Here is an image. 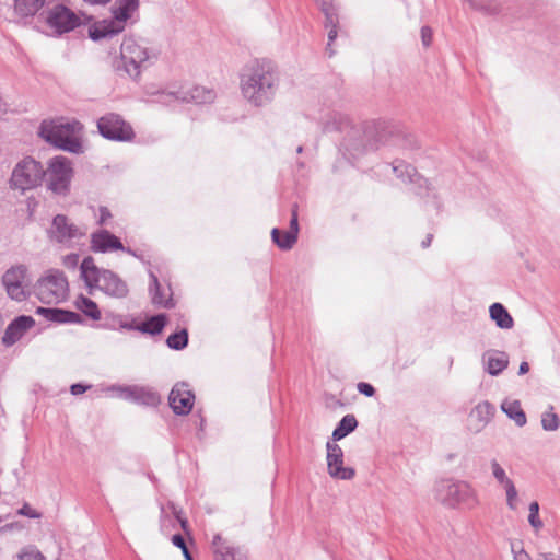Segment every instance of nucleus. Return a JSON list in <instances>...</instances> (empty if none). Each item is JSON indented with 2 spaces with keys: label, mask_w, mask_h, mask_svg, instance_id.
I'll list each match as a JSON object with an SVG mask.
<instances>
[{
  "label": "nucleus",
  "mask_w": 560,
  "mask_h": 560,
  "mask_svg": "<svg viewBox=\"0 0 560 560\" xmlns=\"http://www.w3.org/2000/svg\"><path fill=\"white\" fill-rule=\"evenodd\" d=\"M277 84V74L266 62L248 65L241 75L242 94L254 106L269 103L275 96Z\"/></svg>",
  "instance_id": "f257e3e1"
},
{
  "label": "nucleus",
  "mask_w": 560,
  "mask_h": 560,
  "mask_svg": "<svg viewBox=\"0 0 560 560\" xmlns=\"http://www.w3.org/2000/svg\"><path fill=\"white\" fill-rule=\"evenodd\" d=\"M83 126L80 121L51 119L44 120L39 126V136L47 142L63 151L79 154L83 151L82 142L77 137Z\"/></svg>",
  "instance_id": "f03ea898"
},
{
  "label": "nucleus",
  "mask_w": 560,
  "mask_h": 560,
  "mask_svg": "<svg viewBox=\"0 0 560 560\" xmlns=\"http://www.w3.org/2000/svg\"><path fill=\"white\" fill-rule=\"evenodd\" d=\"M80 269L82 278L89 287H95L113 298L122 299L127 296L129 289L126 281L112 270L98 269L92 257H85Z\"/></svg>",
  "instance_id": "7ed1b4c3"
},
{
  "label": "nucleus",
  "mask_w": 560,
  "mask_h": 560,
  "mask_svg": "<svg viewBox=\"0 0 560 560\" xmlns=\"http://www.w3.org/2000/svg\"><path fill=\"white\" fill-rule=\"evenodd\" d=\"M120 56L126 72L136 79L142 69H147L158 59L159 52L147 46L143 39L126 37L120 46Z\"/></svg>",
  "instance_id": "20e7f679"
},
{
  "label": "nucleus",
  "mask_w": 560,
  "mask_h": 560,
  "mask_svg": "<svg viewBox=\"0 0 560 560\" xmlns=\"http://www.w3.org/2000/svg\"><path fill=\"white\" fill-rule=\"evenodd\" d=\"M34 290L42 303L58 304L68 295V281L62 271L52 269L37 280Z\"/></svg>",
  "instance_id": "39448f33"
},
{
  "label": "nucleus",
  "mask_w": 560,
  "mask_h": 560,
  "mask_svg": "<svg viewBox=\"0 0 560 560\" xmlns=\"http://www.w3.org/2000/svg\"><path fill=\"white\" fill-rule=\"evenodd\" d=\"M438 497L448 506L465 504L471 509L477 504L475 490L465 481L442 480L438 485Z\"/></svg>",
  "instance_id": "423d86ee"
},
{
  "label": "nucleus",
  "mask_w": 560,
  "mask_h": 560,
  "mask_svg": "<svg viewBox=\"0 0 560 560\" xmlns=\"http://www.w3.org/2000/svg\"><path fill=\"white\" fill-rule=\"evenodd\" d=\"M38 19L57 35H62L73 31L80 24L79 16L68 7L57 3L42 11Z\"/></svg>",
  "instance_id": "0eeeda50"
},
{
  "label": "nucleus",
  "mask_w": 560,
  "mask_h": 560,
  "mask_svg": "<svg viewBox=\"0 0 560 560\" xmlns=\"http://www.w3.org/2000/svg\"><path fill=\"white\" fill-rule=\"evenodd\" d=\"M217 94L212 89L200 85L184 84L177 89L162 92L160 102L163 104H172L173 102L207 104L212 103Z\"/></svg>",
  "instance_id": "6e6552de"
},
{
  "label": "nucleus",
  "mask_w": 560,
  "mask_h": 560,
  "mask_svg": "<svg viewBox=\"0 0 560 560\" xmlns=\"http://www.w3.org/2000/svg\"><path fill=\"white\" fill-rule=\"evenodd\" d=\"M44 176L42 164L32 158H25L14 167L10 183L13 188L25 191L37 187Z\"/></svg>",
  "instance_id": "1a4fd4ad"
},
{
  "label": "nucleus",
  "mask_w": 560,
  "mask_h": 560,
  "mask_svg": "<svg viewBox=\"0 0 560 560\" xmlns=\"http://www.w3.org/2000/svg\"><path fill=\"white\" fill-rule=\"evenodd\" d=\"M101 136L110 141L130 142L136 137L131 125L116 113H107L97 120Z\"/></svg>",
  "instance_id": "9d476101"
},
{
  "label": "nucleus",
  "mask_w": 560,
  "mask_h": 560,
  "mask_svg": "<svg viewBox=\"0 0 560 560\" xmlns=\"http://www.w3.org/2000/svg\"><path fill=\"white\" fill-rule=\"evenodd\" d=\"M71 162L66 156H55L49 160L48 168L45 171L48 188L56 194L66 195L69 190L72 178Z\"/></svg>",
  "instance_id": "9b49d317"
},
{
  "label": "nucleus",
  "mask_w": 560,
  "mask_h": 560,
  "mask_svg": "<svg viewBox=\"0 0 560 560\" xmlns=\"http://www.w3.org/2000/svg\"><path fill=\"white\" fill-rule=\"evenodd\" d=\"M26 267L20 265L11 267L2 276V284L12 300L21 302L27 299L28 281L26 280Z\"/></svg>",
  "instance_id": "f8f14e48"
},
{
  "label": "nucleus",
  "mask_w": 560,
  "mask_h": 560,
  "mask_svg": "<svg viewBox=\"0 0 560 560\" xmlns=\"http://www.w3.org/2000/svg\"><path fill=\"white\" fill-rule=\"evenodd\" d=\"M327 468L332 478L341 480H350L354 477V469L343 466V451L332 442H327Z\"/></svg>",
  "instance_id": "ddd939ff"
},
{
  "label": "nucleus",
  "mask_w": 560,
  "mask_h": 560,
  "mask_svg": "<svg viewBox=\"0 0 560 560\" xmlns=\"http://www.w3.org/2000/svg\"><path fill=\"white\" fill-rule=\"evenodd\" d=\"M194 400L195 395L190 389H188V385L186 383L175 384L168 396L171 408L174 413L179 416L188 415L194 406Z\"/></svg>",
  "instance_id": "4468645a"
},
{
  "label": "nucleus",
  "mask_w": 560,
  "mask_h": 560,
  "mask_svg": "<svg viewBox=\"0 0 560 560\" xmlns=\"http://www.w3.org/2000/svg\"><path fill=\"white\" fill-rule=\"evenodd\" d=\"M211 549L214 560H247L246 553L240 547H235L220 534L213 536Z\"/></svg>",
  "instance_id": "2eb2a0df"
},
{
  "label": "nucleus",
  "mask_w": 560,
  "mask_h": 560,
  "mask_svg": "<svg viewBox=\"0 0 560 560\" xmlns=\"http://www.w3.org/2000/svg\"><path fill=\"white\" fill-rule=\"evenodd\" d=\"M120 392L124 398L149 407H156L161 401L160 395L148 387L127 386L120 388Z\"/></svg>",
  "instance_id": "dca6fc26"
},
{
  "label": "nucleus",
  "mask_w": 560,
  "mask_h": 560,
  "mask_svg": "<svg viewBox=\"0 0 560 560\" xmlns=\"http://www.w3.org/2000/svg\"><path fill=\"white\" fill-rule=\"evenodd\" d=\"M35 325L31 316L21 315L7 327L2 336V343L7 347L14 345L22 336Z\"/></svg>",
  "instance_id": "f3484780"
},
{
  "label": "nucleus",
  "mask_w": 560,
  "mask_h": 560,
  "mask_svg": "<svg viewBox=\"0 0 560 560\" xmlns=\"http://www.w3.org/2000/svg\"><path fill=\"white\" fill-rule=\"evenodd\" d=\"M51 233L56 241L61 243L68 238L81 237L85 234V231L72 223H69L67 217L58 214L52 220Z\"/></svg>",
  "instance_id": "a211bd4d"
},
{
  "label": "nucleus",
  "mask_w": 560,
  "mask_h": 560,
  "mask_svg": "<svg viewBox=\"0 0 560 560\" xmlns=\"http://www.w3.org/2000/svg\"><path fill=\"white\" fill-rule=\"evenodd\" d=\"M485 370L492 376L502 373L509 365V355L504 351L487 350L482 354Z\"/></svg>",
  "instance_id": "6ab92c4d"
},
{
  "label": "nucleus",
  "mask_w": 560,
  "mask_h": 560,
  "mask_svg": "<svg viewBox=\"0 0 560 560\" xmlns=\"http://www.w3.org/2000/svg\"><path fill=\"white\" fill-rule=\"evenodd\" d=\"M124 30V25L118 23L117 20H103L92 24L89 27V36L93 40H100L103 38L112 37L117 35Z\"/></svg>",
  "instance_id": "aec40b11"
},
{
  "label": "nucleus",
  "mask_w": 560,
  "mask_h": 560,
  "mask_svg": "<svg viewBox=\"0 0 560 560\" xmlns=\"http://www.w3.org/2000/svg\"><path fill=\"white\" fill-rule=\"evenodd\" d=\"M495 408L489 401L479 402L469 415L472 429L479 432L494 416Z\"/></svg>",
  "instance_id": "412c9836"
},
{
  "label": "nucleus",
  "mask_w": 560,
  "mask_h": 560,
  "mask_svg": "<svg viewBox=\"0 0 560 560\" xmlns=\"http://www.w3.org/2000/svg\"><path fill=\"white\" fill-rule=\"evenodd\" d=\"M47 3V0H14V12L20 18H34Z\"/></svg>",
  "instance_id": "4be33fe9"
},
{
  "label": "nucleus",
  "mask_w": 560,
  "mask_h": 560,
  "mask_svg": "<svg viewBox=\"0 0 560 560\" xmlns=\"http://www.w3.org/2000/svg\"><path fill=\"white\" fill-rule=\"evenodd\" d=\"M138 7V0H117L112 8L114 19L125 26L126 21L130 19L132 12H135Z\"/></svg>",
  "instance_id": "5701e85b"
},
{
  "label": "nucleus",
  "mask_w": 560,
  "mask_h": 560,
  "mask_svg": "<svg viewBox=\"0 0 560 560\" xmlns=\"http://www.w3.org/2000/svg\"><path fill=\"white\" fill-rule=\"evenodd\" d=\"M489 314L501 329H511L514 326L513 317L501 303H493L489 308Z\"/></svg>",
  "instance_id": "b1692460"
},
{
  "label": "nucleus",
  "mask_w": 560,
  "mask_h": 560,
  "mask_svg": "<svg viewBox=\"0 0 560 560\" xmlns=\"http://www.w3.org/2000/svg\"><path fill=\"white\" fill-rule=\"evenodd\" d=\"M502 411L512 419L517 427H524L527 422L526 415L518 400H504L501 405Z\"/></svg>",
  "instance_id": "393cba45"
},
{
  "label": "nucleus",
  "mask_w": 560,
  "mask_h": 560,
  "mask_svg": "<svg viewBox=\"0 0 560 560\" xmlns=\"http://www.w3.org/2000/svg\"><path fill=\"white\" fill-rule=\"evenodd\" d=\"M166 320H167V317L165 314H158V315L151 316L149 319L141 323L138 326V329L145 334L158 335L163 330V328L166 324Z\"/></svg>",
  "instance_id": "a878e982"
},
{
  "label": "nucleus",
  "mask_w": 560,
  "mask_h": 560,
  "mask_svg": "<svg viewBox=\"0 0 560 560\" xmlns=\"http://www.w3.org/2000/svg\"><path fill=\"white\" fill-rule=\"evenodd\" d=\"M358 427V421L353 415H346L337 428L332 432V440L339 441L347 436L349 433L353 432Z\"/></svg>",
  "instance_id": "bb28decb"
},
{
  "label": "nucleus",
  "mask_w": 560,
  "mask_h": 560,
  "mask_svg": "<svg viewBox=\"0 0 560 560\" xmlns=\"http://www.w3.org/2000/svg\"><path fill=\"white\" fill-rule=\"evenodd\" d=\"M49 322L66 324V323H81L82 318L79 313L61 310V308H51L49 311L48 319Z\"/></svg>",
  "instance_id": "cd10ccee"
},
{
  "label": "nucleus",
  "mask_w": 560,
  "mask_h": 560,
  "mask_svg": "<svg viewBox=\"0 0 560 560\" xmlns=\"http://www.w3.org/2000/svg\"><path fill=\"white\" fill-rule=\"evenodd\" d=\"M77 307L93 320H98L101 318V312L97 304L89 298L81 295L77 301Z\"/></svg>",
  "instance_id": "c85d7f7f"
},
{
  "label": "nucleus",
  "mask_w": 560,
  "mask_h": 560,
  "mask_svg": "<svg viewBox=\"0 0 560 560\" xmlns=\"http://www.w3.org/2000/svg\"><path fill=\"white\" fill-rule=\"evenodd\" d=\"M393 171L402 182H413V177L417 175L415 167L402 161H395L393 164Z\"/></svg>",
  "instance_id": "c756f323"
},
{
  "label": "nucleus",
  "mask_w": 560,
  "mask_h": 560,
  "mask_svg": "<svg viewBox=\"0 0 560 560\" xmlns=\"http://www.w3.org/2000/svg\"><path fill=\"white\" fill-rule=\"evenodd\" d=\"M91 245H122L120 240L106 230H101L92 234Z\"/></svg>",
  "instance_id": "7c9ffc66"
},
{
  "label": "nucleus",
  "mask_w": 560,
  "mask_h": 560,
  "mask_svg": "<svg viewBox=\"0 0 560 560\" xmlns=\"http://www.w3.org/2000/svg\"><path fill=\"white\" fill-rule=\"evenodd\" d=\"M315 2L325 15V27H329V24L338 22V14L334 7L332 0H315Z\"/></svg>",
  "instance_id": "2f4dec72"
},
{
  "label": "nucleus",
  "mask_w": 560,
  "mask_h": 560,
  "mask_svg": "<svg viewBox=\"0 0 560 560\" xmlns=\"http://www.w3.org/2000/svg\"><path fill=\"white\" fill-rule=\"evenodd\" d=\"M188 343V332L186 329L170 335L166 339V345L174 350H182Z\"/></svg>",
  "instance_id": "473e14b6"
},
{
  "label": "nucleus",
  "mask_w": 560,
  "mask_h": 560,
  "mask_svg": "<svg viewBox=\"0 0 560 560\" xmlns=\"http://www.w3.org/2000/svg\"><path fill=\"white\" fill-rule=\"evenodd\" d=\"M151 279H152L151 292H152L153 304L161 305L164 307H171L172 305L168 303V301L164 298V295L162 293L161 284L159 282V279L156 278V276L151 273Z\"/></svg>",
  "instance_id": "72a5a7b5"
},
{
  "label": "nucleus",
  "mask_w": 560,
  "mask_h": 560,
  "mask_svg": "<svg viewBox=\"0 0 560 560\" xmlns=\"http://www.w3.org/2000/svg\"><path fill=\"white\" fill-rule=\"evenodd\" d=\"M353 138L361 135V131L355 129L352 131ZM345 148L347 151L351 153L352 156H358L366 151L365 145L363 144L362 140L358 141L357 139H348L345 142Z\"/></svg>",
  "instance_id": "f704fd0d"
},
{
  "label": "nucleus",
  "mask_w": 560,
  "mask_h": 560,
  "mask_svg": "<svg viewBox=\"0 0 560 560\" xmlns=\"http://www.w3.org/2000/svg\"><path fill=\"white\" fill-rule=\"evenodd\" d=\"M541 425L546 431H556L560 425L557 413L553 412V406H549V410L541 416Z\"/></svg>",
  "instance_id": "c9c22d12"
},
{
  "label": "nucleus",
  "mask_w": 560,
  "mask_h": 560,
  "mask_svg": "<svg viewBox=\"0 0 560 560\" xmlns=\"http://www.w3.org/2000/svg\"><path fill=\"white\" fill-rule=\"evenodd\" d=\"M299 233V222H298V212L293 210L292 218L290 221V229L285 232V243L287 245H293L298 241Z\"/></svg>",
  "instance_id": "e433bc0d"
},
{
  "label": "nucleus",
  "mask_w": 560,
  "mask_h": 560,
  "mask_svg": "<svg viewBox=\"0 0 560 560\" xmlns=\"http://www.w3.org/2000/svg\"><path fill=\"white\" fill-rule=\"evenodd\" d=\"M18 558L19 560H46L45 556L35 546L24 547Z\"/></svg>",
  "instance_id": "4c0bfd02"
},
{
  "label": "nucleus",
  "mask_w": 560,
  "mask_h": 560,
  "mask_svg": "<svg viewBox=\"0 0 560 560\" xmlns=\"http://www.w3.org/2000/svg\"><path fill=\"white\" fill-rule=\"evenodd\" d=\"M491 468L493 477L502 487L512 482V480L506 476L505 470L495 459L491 462Z\"/></svg>",
  "instance_id": "58836bf2"
},
{
  "label": "nucleus",
  "mask_w": 560,
  "mask_h": 560,
  "mask_svg": "<svg viewBox=\"0 0 560 560\" xmlns=\"http://www.w3.org/2000/svg\"><path fill=\"white\" fill-rule=\"evenodd\" d=\"M538 513L539 504L538 502L534 501L529 504L528 522L536 530L542 527V522L539 520Z\"/></svg>",
  "instance_id": "ea45409f"
},
{
  "label": "nucleus",
  "mask_w": 560,
  "mask_h": 560,
  "mask_svg": "<svg viewBox=\"0 0 560 560\" xmlns=\"http://www.w3.org/2000/svg\"><path fill=\"white\" fill-rule=\"evenodd\" d=\"M506 493V504L511 510H516L517 502V490L513 483V481L509 485L503 486Z\"/></svg>",
  "instance_id": "a19ab883"
},
{
  "label": "nucleus",
  "mask_w": 560,
  "mask_h": 560,
  "mask_svg": "<svg viewBox=\"0 0 560 560\" xmlns=\"http://www.w3.org/2000/svg\"><path fill=\"white\" fill-rule=\"evenodd\" d=\"M338 22H334L332 24H329V27H326L328 30V43L326 51L328 52L329 57L334 55V50L331 49V44L336 39L338 35Z\"/></svg>",
  "instance_id": "79ce46f5"
},
{
  "label": "nucleus",
  "mask_w": 560,
  "mask_h": 560,
  "mask_svg": "<svg viewBox=\"0 0 560 560\" xmlns=\"http://www.w3.org/2000/svg\"><path fill=\"white\" fill-rule=\"evenodd\" d=\"M18 514L20 515H23V516H27V517H31V518H39L40 517V513H38L37 511H35L34 509H32L27 503H25L19 511H18Z\"/></svg>",
  "instance_id": "37998d69"
},
{
  "label": "nucleus",
  "mask_w": 560,
  "mask_h": 560,
  "mask_svg": "<svg viewBox=\"0 0 560 560\" xmlns=\"http://www.w3.org/2000/svg\"><path fill=\"white\" fill-rule=\"evenodd\" d=\"M357 388L360 394L365 395L368 397H371L375 394V388L371 384L365 382H360Z\"/></svg>",
  "instance_id": "c03bdc74"
},
{
  "label": "nucleus",
  "mask_w": 560,
  "mask_h": 560,
  "mask_svg": "<svg viewBox=\"0 0 560 560\" xmlns=\"http://www.w3.org/2000/svg\"><path fill=\"white\" fill-rule=\"evenodd\" d=\"M511 549L514 560H532L530 556L523 548L516 549L515 545L512 544Z\"/></svg>",
  "instance_id": "a18cd8bd"
},
{
  "label": "nucleus",
  "mask_w": 560,
  "mask_h": 560,
  "mask_svg": "<svg viewBox=\"0 0 560 560\" xmlns=\"http://www.w3.org/2000/svg\"><path fill=\"white\" fill-rule=\"evenodd\" d=\"M422 44L428 47L432 43V30L429 26H422L421 28Z\"/></svg>",
  "instance_id": "49530a36"
},
{
  "label": "nucleus",
  "mask_w": 560,
  "mask_h": 560,
  "mask_svg": "<svg viewBox=\"0 0 560 560\" xmlns=\"http://www.w3.org/2000/svg\"><path fill=\"white\" fill-rule=\"evenodd\" d=\"M112 218V213L106 207H100V218H98V224L103 225L106 223L108 219Z\"/></svg>",
  "instance_id": "de8ad7c7"
},
{
  "label": "nucleus",
  "mask_w": 560,
  "mask_h": 560,
  "mask_svg": "<svg viewBox=\"0 0 560 560\" xmlns=\"http://www.w3.org/2000/svg\"><path fill=\"white\" fill-rule=\"evenodd\" d=\"M271 237H272V242L275 243V245H287L285 235L283 236V240L281 241L280 231L277 228H275L271 231Z\"/></svg>",
  "instance_id": "09e8293b"
},
{
  "label": "nucleus",
  "mask_w": 560,
  "mask_h": 560,
  "mask_svg": "<svg viewBox=\"0 0 560 560\" xmlns=\"http://www.w3.org/2000/svg\"><path fill=\"white\" fill-rule=\"evenodd\" d=\"M172 542L178 547L180 550L187 547L186 541L184 537L180 534H175L172 537Z\"/></svg>",
  "instance_id": "8fccbe9b"
},
{
  "label": "nucleus",
  "mask_w": 560,
  "mask_h": 560,
  "mask_svg": "<svg viewBox=\"0 0 560 560\" xmlns=\"http://www.w3.org/2000/svg\"><path fill=\"white\" fill-rule=\"evenodd\" d=\"M86 389H88V386L80 384V383L73 384L70 387L72 395H81V394L85 393Z\"/></svg>",
  "instance_id": "3c124183"
},
{
  "label": "nucleus",
  "mask_w": 560,
  "mask_h": 560,
  "mask_svg": "<svg viewBox=\"0 0 560 560\" xmlns=\"http://www.w3.org/2000/svg\"><path fill=\"white\" fill-rule=\"evenodd\" d=\"M78 261H79L78 255H68L65 257V265L67 267H75L78 265Z\"/></svg>",
  "instance_id": "603ef678"
},
{
  "label": "nucleus",
  "mask_w": 560,
  "mask_h": 560,
  "mask_svg": "<svg viewBox=\"0 0 560 560\" xmlns=\"http://www.w3.org/2000/svg\"><path fill=\"white\" fill-rule=\"evenodd\" d=\"M537 560H559V557L552 552H542L539 553Z\"/></svg>",
  "instance_id": "864d4df0"
},
{
  "label": "nucleus",
  "mask_w": 560,
  "mask_h": 560,
  "mask_svg": "<svg viewBox=\"0 0 560 560\" xmlns=\"http://www.w3.org/2000/svg\"><path fill=\"white\" fill-rule=\"evenodd\" d=\"M175 516L176 518L179 521L180 523V527L183 528V530L187 532V527H188V522L186 518H183L180 516V513L179 512H175Z\"/></svg>",
  "instance_id": "5fc2aeb1"
},
{
  "label": "nucleus",
  "mask_w": 560,
  "mask_h": 560,
  "mask_svg": "<svg viewBox=\"0 0 560 560\" xmlns=\"http://www.w3.org/2000/svg\"><path fill=\"white\" fill-rule=\"evenodd\" d=\"M84 2L92 4V5H106L112 0H83Z\"/></svg>",
  "instance_id": "6e6d98bb"
},
{
  "label": "nucleus",
  "mask_w": 560,
  "mask_h": 560,
  "mask_svg": "<svg viewBox=\"0 0 560 560\" xmlns=\"http://www.w3.org/2000/svg\"><path fill=\"white\" fill-rule=\"evenodd\" d=\"M51 308H46V307H37L36 310V314L38 315H43L46 319H48V316H49V311Z\"/></svg>",
  "instance_id": "4d7b16f0"
},
{
  "label": "nucleus",
  "mask_w": 560,
  "mask_h": 560,
  "mask_svg": "<svg viewBox=\"0 0 560 560\" xmlns=\"http://www.w3.org/2000/svg\"><path fill=\"white\" fill-rule=\"evenodd\" d=\"M529 371V365L527 362H522L518 369V374L523 375L526 374Z\"/></svg>",
  "instance_id": "13d9d810"
},
{
  "label": "nucleus",
  "mask_w": 560,
  "mask_h": 560,
  "mask_svg": "<svg viewBox=\"0 0 560 560\" xmlns=\"http://www.w3.org/2000/svg\"><path fill=\"white\" fill-rule=\"evenodd\" d=\"M94 250H98V252H102V253H105L107 252L108 249H125V247H105V246H102V247H92Z\"/></svg>",
  "instance_id": "bf43d9fd"
},
{
  "label": "nucleus",
  "mask_w": 560,
  "mask_h": 560,
  "mask_svg": "<svg viewBox=\"0 0 560 560\" xmlns=\"http://www.w3.org/2000/svg\"><path fill=\"white\" fill-rule=\"evenodd\" d=\"M182 552H183V556L185 558V560H194L189 549L187 547H185L184 549H182Z\"/></svg>",
  "instance_id": "052dcab7"
},
{
  "label": "nucleus",
  "mask_w": 560,
  "mask_h": 560,
  "mask_svg": "<svg viewBox=\"0 0 560 560\" xmlns=\"http://www.w3.org/2000/svg\"><path fill=\"white\" fill-rule=\"evenodd\" d=\"M432 241H433V235L429 233L425 236V240L422 241L421 245H430Z\"/></svg>",
  "instance_id": "680f3d73"
},
{
  "label": "nucleus",
  "mask_w": 560,
  "mask_h": 560,
  "mask_svg": "<svg viewBox=\"0 0 560 560\" xmlns=\"http://www.w3.org/2000/svg\"><path fill=\"white\" fill-rule=\"evenodd\" d=\"M469 5L475 9H479V7L476 5L475 1H469Z\"/></svg>",
  "instance_id": "e2e57ef3"
},
{
  "label": "nucleus",
  "mask_w": 560,
  "mask_h": 560,
  "mask_svg": "<svg viewBox=\"0 0 560 560\" xmlns=\"http://www.w3.org/2000/svg\"><path fill=\"white\" fill-rule=\"evenodd\" d=\"M302 150H303V148H302V147H299V148H298V152H299V153H301V152H302Z\"/></svg>",
  "instance_id": "0e129e2a"
}]
</instances>
